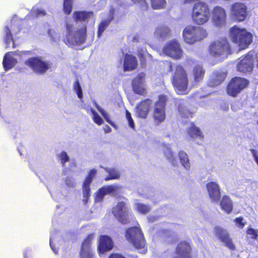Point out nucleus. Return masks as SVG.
I'll list each match as a JSON object with an SVG mask.
<instances>
[{
    "mask_svg": "<svg viewBox=\"0 0 258 258\" xmlns=\"http://www.w3.org/2000/svg\"><path fill=\"white\" fill-rule=\"evenodd\" d=\"M76 23H82V26L75 28L72 24H66L65 43L70 46L81 44L85 42L86 38V24L90 20L94 22V14L92 12L78 11L74 13Z\"/></svg>",
    "mask_w": 258,
    "mask_h": 258,
    "instance_id": "nucleus-1",
    "label": "nucleus"
},
{
    "mask_svg": "<svg viewBox=\"0 0 258 258\" xmlns=\"http://www.w3.org/2000/svg\"><path fill=\"white\" fill-rule=\"evenodd\" d=\"M230 36L232 42L236 44L240 49L248 47L252 41V34L245 29L234 26L230 29Z\"/></svg>",
    "mask_w": 258,
    "mask_h": 258,
    "instance_id": "nucleus-2",
    "label": "nucleus"
},
{
    "mask_svg": "<svg viewBox=\"0 0 258 258\" xmlns=\"http://www.w3.org/2000/svg\"><path fill=\"white\" fill-rule=\"evenodd\" d=\"M207 31L202 27L196 26H187L183 30L182 36L184 41L189 44H193L207 37Z\"/></svg>",
    "mask_w": 258,
    "mask_h": 258,
    "instance_id": "nucleus-3",
    "label": "nucleus"
},
{
    "mask_svg": "<svg viewBox=\"0 0 258 258\" xmlns=\"http://www.w3.org/2000/svg\"><path fill=\"white\" fill-rule=\"evenodd\" d=\"M210 15L208 5L203 2H198L195 4L192 8L191 18L195 23L201 25L209 20Z\"/></svg>",
    "mask_w": 258,
    "mask_h": 258,
    "instance_id": "nucleus-4",
    "label": "nucleus"
},
{
    "mask_svg": "<svg viewBox=\"0 0 258 258\" xmlns=\"http://www.w3.org/2000/svg\"><path fill=\"white\" fill-rule=\"evenodd\" d=\"M126 237L140 253H145L146 252L145 241L140 228L137 227L128 228L126 231Z\"/></svg>",
    "mask_w": 258,
    "mask_h": 258,
    "instance_id": "nucleus-5",
    "label": "nucleus"
},
{
    "mask_svg": "<svg viewBox=\"0 0 258 258\" xmlns=\"http://www.w3.org/2000/svg\"><path fill=\"white\" fill-rule=\"evenodd\" d=\"M172 84L178 94H186L188 80L186 72L178 65L172 78Z\"/></svg>",
    "mask_w": 258,
    "mask_h": 258,
    "instance_id": "nucleus-6",
    "label": "nucleus"
},
{
    "mask_svg": "<svg viewBox=\"0 0 258 258\" xmlns=\"http://www.w3.org/2000/svg\"><path fill=\"white\" fill-rule=\"evenodd\" d=\"M229 51L230 46L226 38L216 40L209 47L210 54L216 58L224 59L227 57Z\"/></svg>",
    "mask_w": 258,
    "mask_h": 258,
    "instance_id": "nucleus-7",
    "label": "nucleus"
},
{
    "mask_svg": "<svg viewBox=\"0 0 258 258\" xmlns=\"http://www.w3.org/2000/svg\"><path fill=\"white\" fill-rule=\"evenodd\" d=\"M25 64L39 74H44L50 67L49 62L44 60L40 56L29 58L25 60Z\"/></svg>",
    "mask_w": 258,
    "mask_h": 258,
    "instance_id": "nucleus-8",
    "label": "nucleus"
},
{
    "mask_svg": "<svg viewBox=\"0 0 258 258\" xmlns=\"http://www.w3.org/2000/svg\"><path fill=\"white\" fill-rule=\"evenodd\" d=\"M163 51L166 55L175 59H180L183 54L179 43L175 39L168 42L163 47Z\"/></svg>",
    "mask_w": 258,
    "mask_h": 258,
    "instance_id": "nucleus-9",
    "label": "nucleus"
},
{
    "mask_svg": "<svg viewBox=\"0 0 258 258\" xmlns=\"http://www.w3.org/2000/svg\"><path fill=\"white\" fill-rule=\"evenodd\" d=\"M248 85V81L242 78L235 77L227 86V93L232 96H235Z\"/></svg>",
    "mask_w": 258,
    "mask_h": 258,
    "instance_id": "nucleus-10",
    "label": "nucleus"
},
{
    "mask_svg": "<svg viewBox=\"0 0 258 258\" xmlns=\"http://www.w3.org/2000/svg\"><path fill=\"white\" fill-rule=\"evenodd\" d=\"M253 52L250 51L246 55L237 60V70L246 73L252 71L253 68Z\"/></svg>",
    "mask_w": 258,
    "mask_h": 258,
    "instance_id": "nucleus-11",
    "label": "nucleus"
},
{
    "mask_svg": "<svg viewBox=\"0 0 258 258\" xmlns=\"http://www.w3.org/2000/svg\"><path fill=\"white\" fill-rule=\"evenodd\" d=\"M126 200L123 198V200L119 202L112 210L114 216L122 224L128 222V210L126 207Z\"/></svg>",
    "mask_w": 258,
    "mask_h": 258,
    "instance_id": "nucleus-12",
    "label": "nucleus"
},
{
    "mask_svg": "<svg viewBox=\"0 0 258 258\" xmlns=\"http://www.w3.org/2000/svg\"><path fill=\"white\" fill-rule=\"evenodd\" d=\"M166 100L167 98L165 95H161L158 101L155 104L153 117L157 124H159L165 119V107Z\"/></svg>",
    "mask_w": 258,
    "mask_h": 258,
    "instance_id": "nucleus-13",
    "label": "nucleus"
},
{
    "mask_svg": "<svg viewBox=\"0 0 258 258\" xmlns=\"http://www.w3.org/2000/svg\"><path fill=\"white\" fill-rule=\"evenodd\" d=\"M28 54L31 55L30 51L8 52L5 55L3 61V64L5 71H8L13 68L17 63V60L14 57L15 55L23 56Z\"/></svg>",
    "mask_w": 258,
    "mask_h": 258,
    "instance_id": "nucleus-14",
    "label": "nucleus"
},
{
    "mask_svg": "<svg viewBox=\"0 0 258 258\" xmlns=\"http://www.w3.org/2000/svg\"><path fill=\"white\" fill-rule=\"evenodd\" d=\"M212 19L214 25L219 28L224 27L226 24V13L222 7L217 6L212 12Z\"/></svg>",
    "mask_w": 258,
    "mask_h": 258,
    "instance_id": "nucleus-15",
    "label": "nucleus"
},
{
    "mask_svg": "<svg viewBox=\"0 0 258 258\" xmlns=\"http://www.w3.org/2000/svg\"><path fill=\"white\" fill-rule=\"evenodd\" d=\"M121 186L118 184L104 186L100 188L96 195L95 201L101 202L106 195L116 196L120 192Z\"/></svg>",
    "mask_w": 258,
    "mask_h": 258,
    "instance_id": "nucleus-16",
    "label": "nucleus"
},
{
    "mask_svg": "<svg viewBox=\"0 0 258 258\" xmlns=\"http://www.w3.org/2000/svg\"><path fill=\"white\" fill-rule=\"evenodd\" d=\"M20 30L19 28L15 22H12V24L9 26H6L5 29V35L4 40L6 44V47L9 48L11 46L15 47V43L12 37V33L16 34Z\"/></svg>",
    "mask_w": 258,
    "mask_h": 258,
    "instance_id": "nucleus-17",
    "label": "nucleus"
},
{
    "mask_svg": "<svg viewBox=\"0 0 258 258\" xmlns=\"http://www.w3.org/2000/svg\"><path fill=\"white\" fill-rule=\"evenodd\" d=\"M231 13L235 19L242 21L245 19L247 15L246 6L242 3H234L231 6Z\"/></svg>",
    "mask_w": 258,
    "mask_h": 258,
    "instance_id": "nucleus-18",
    "label": "nucleus"
},
{
    "mask_svg": "<svg viewBox=\"0 0 258 258\" xmlns=\"http://www.w3.org/2000/svg\"><path fill=\"white\" fill-rule=\"evenodd\" d=\"M215 235L230 249H234V245L227 230L220 226H216L214 228Z\"/></svg>",
    "mask_w": 258,
    "mask_h": 258,
    "instance_id": "nucleus-19",
    "label": "nucleus"
},
{
    "mask_svg": "<svg viewBox=\"0 0 258 258\" xmlns=\"http://www.w3.org/2000/svg\"><path fill=\"white\" fill-rule=\"evenodd\" d=\"M145 77L144 73L139 74L133 80L132 86L134 92L138 94L143 95L145 91Z\"/></svg>",
    "mask_w": 258,
    "mask_h": 258,
    "instance_id": "nucleus-20",
    "label": "nucleus"
},
{
    "mask_svg": "<svg viewBox=\"0 0 258 258\" xmlns=\"http://www.w3.org/2000/svg\"><path fill=\"white\" fill-rule=\"evenodd\" d=\"M97 173V170L95 169H91L88 174L87 177L84 181L83 189V202L85 204L87 202L88 199L90 197V184L92 181V179Z\"/></svg>",
    "mask_w": 258,
    "mask_h": 258,
    "instance_id": "nucleus-21",
    "label": "nucleus"
},
{
    "mask_svg": "<svg viewBox=\"0 0 258 258\" xmlns=\"http://www.w3.org/2000/svg\"><path fill=\"white\" fill-rule=\"evenodd\" d=\"M207 191L211 200L218 202L220 198V189L219 184L213 181L209 182L206 185Z\"/></svg>",
    "mask_w": 258,
    "mask_h": 258,
    "instance_id": "nucleus-22",
    "label": "nucleus"
},
{
    "mask_svg": "<svg viewBox=\"0 0 258 258\" xmlns=\"http://www.w3.org/2000/svg\"><path fill=\"white\" fill-rule=\"evenodd\" d=\"M93 235L90 234L84 240L82 243L80 251L81 258H94L93 254L91 249V242L93 239Z\"/></svg>",
    "mask_w": 258,
    "mask_h": 258,
    "instance_id": "nucleus-23",
    "label": "nucleus"
},
{
    "mask_svg": "<svg viewBox=\"0 0 258 258\" xmlns=\"http://www.w3.org/2000/svg\"><path fill=\"white\" fill-rule=\"evenodd\" d=\"M113 247L111 238L107 235H102L100 237L98 247L99 253L103 254L106 251L110 250Z\"/></svg>",
    "mask_w": 258,
    "mask_h": 258,
    "instance_id": "nucleus-24",
    "label": "nucleus"
},
{
    "mask_svg": "<svg viewBox=\"0 0 258 258\" xmlns=\"http://www.w3.org/2000/svg\"><path fill=\"white\" fill-rule=\"evenodd\" d=\"M151 103L152 102L151 100L147 99L138 105L136 108L137 115L139 117L146 118L147 116Z\"/></svg>",
    "mask_w": 258,
    "mask_h": 258,
    "instance_id": "nucleus-25",
    "label": "nucleus"
},
{
    "mask_svg": "<svg viewBox=\"0 0 258 258\" xmlns=\"http://www.w3.org/2000/svg\"><path fill=\"white\" fill-rule=\"evenodd\" d=\"M178 258H190V246L186 241L181 242L176 250Z\"/></svg>",
    "mask_w": 258,
    "mask_h": 258,
    "instance_id": "nucleus-26",
    "label": "nucleus"
},
{
    "mask_svg": "<svg viewBox=\"0 0 258 258\" xmlns=\"http://www.w3.org/2000/svg\"><path fill=\"white\" fill-rule=\"evenodd\" d=\"M138 65L136 57L132 55L126 54L123 61V70L124 71H131L135 69Z\"/></svg>",
    "mask_w": 258,
    "mask_h": 258,
    "instance_id": "nucleus-27",
    "label": "nucleus"
},
{
    "mask_svg": "<svg viewBox=\"0 0 258 258\" xmlns=\"http://www.w3.org/2000/svg\"><path fill=\"white\" fill-rule=\"evenodd\" d=\"M164 155L168 161L174 166L178 164V160L176 154L171 148V145L167 144L164 146L163 150Z\"/></svg>",
    "mask_w": 258,
    "mask_h": 258,
    "instance_id": "nucleus-28",
    "label": "nucleus"
},
{
    "mask_svg": "<svg viewBox=\"0 0 258 258\" xmlns=\"http://www.w3.org/2000/svg\"><path fill=\"white\" fill-rule=\"evenodd\" d=\"M170 34V29L164 25H160L157 27L154 32L155 36L162 40L169 37Z\"/></svg>",
    "mask_w": 258,
    "mask_h": 258,
    "instance_id": "nucleus-29",
    "label": "nucleus"
},
{
    "mask_svg": "<svg viewBox=\"0 0 258 258\" xmlns=\"http://www.w3.org/2000/svg\"><path fill=\"white\" fill-rule=\"evenodd\" d=\"M113 14L114 10L112 8L109 11V16L107 19L102 20L101 22L99 24L97 32V36L98 38L100 37L102 34L104 32L106 28L108 26L111 21L113 19Z\"/></svg>",
    "mask_w": 258,
    "mask_h": 258,
    "instance_id": "nucleus-30",
    "label": "nucleus"
},
{
    "mask_svg": "<svg viewBox=\"0 0 258 258\" xmlns=\"http://www.w3.org/2000/svg\"><path fill=\"white\" fill-rule=\"evenodd\" d=\"M226 76V74L225 72L221 71L214 72L212 75L209 85L213 87L219 85L224 80Z\"/></svg>",
    "mask_w": 258,
    "mask_h": 258,
    "instance_id": "nucleus-31",
    "label": "nucleus"
},
{
    "mask_svg": "<svg viewBox=\"0 0 258 258\" xmlns=\"http://www.w3.org/2000/svg\"><path fill=\"white\" fill-rule=\"evenodd\" d=\"M220 205L221 209L227 214L230 213L233 210V203L227 196H223Z\"/></svg>",
    "mask_w": 258,
    "mask_h": 258,
    "instance_id": "nucleus-32",
    "label": "nucleus"
},
{
    "mask_svg": "<svg viewBox=\"0 0 258 258\" xmlns=\"http://www.w3.org/2000/svg\"><path fill=\"white\" fill-rule=\"evenodd\" d=\"M176 104L178 105V110L179 114L182 117H188L190 116V112L188 111L187 108V101L180 99L176 102Z\"/></svg>",
    "mask_w": 258,
    "mask_h": 258,
    "instance_id": "nucleus-33",
    "label": "nucleus"
},
{
    "mask_svg": "<svg viewBox=\"0 0 258 258\" xmlns=\"http://www.w3.org/2000/svg\"><path fill=\"white\" fill-rule=\"evenodd\" d=\"M178 158L180 162L183 167L186 170L190 169V163L188 155L183 151H180L178 152Z\"/></svg>",
    "mask_w": 258,
    "mask_h": 258,
    "instance_id": "nucleus-34",
    "label": "nucleus"
},
{
    "mask_svg": "<svg viewBox=\"0 0 258 258\" xmlns=\"http://www.w3.org/2000/svg\"><path fill=\"white\" fill-rule=\"evenodd\" d=\"M188 134L191 138L195 140H202L204 138L200 130L193 124H191V126L189 128Z\"/></svg>",
    "mask_w": 258,
    "mask_h": 258,
    "instance_id": "nucleus-35",
    "label": "nucleus"
},
{
    "mask_svg": "<svg viewBox=\"0 0 258 258\" xmlns=\"http://www.w3.org/2000/svg\"><path fill=\"white\" fill-rule=\"evenodd\" d=\"M205 71L200 64H197L195 66L193 70V75L195 82H199L202 80L204 77Z\"/></svg>",
    "mask_w": 258,
    "mask_h": 258,
    "instance_id": "nucleus-36",
    "label": "nucleus"
},
{
    "mask_svg": "<svg viewBox=\"0 0 258 258\" xmlns=\"http://www.w3.org/2000/svg\"><path fill=\"white\" fill-rule=\"evenodd\" d=\"M93 105L96 107L98 111L101 114V115L105 118L106 121L109 123L111 125L114 127V123L109 119L108 113L101 108L95 101H93Z\"/></svg>",
    "mask_w": 258,
    "mask_h": 258,
    "instance_id": "nucleus-37",
    "label": "nucleus"
},
{
    "mask_svg": "<svg viewBox=\"0 0 258 258\" xmlns=\"http://www.w3.org/2000/svg\"><path fill=\"white\" fill-rule=\"evenodd\" d=\"M105 170L108 173L109 176L105 178V180L118 179L120 177V173L118 170L115 168H106Z\"/></svg>",
    "mask_w": 258,
    "mask_h": 258,
    "instance_id": "nucleus-38",
    "label": "nucleus"
},
{
    "mask_svg": "<svg viewBox=\"0 0 258 258\" xmlns=\"http://www.w3.org/2000/svg\"><path fill=\"white\" fill-rule=\"evenodd\" d=\"M152 7L154 9H161L164 8L166 5L165 0H151Z\"/></svg>",
    "mask_w": 258,
    "mask_h": 258,
    "instance_id": "nucleus-39",
    "label": "nucleus"
},
{
    "mask_svg": "<svg viewBox=\"0 0 258 258\" xmlns=\"http://www.w3.org/2000/svg\"><path fill=\"white\" fill-rule=\"evenodd\" d=\"M91 112L93 121L99 125L103 124V120L98 113L92 108L91 109Z\"/></svg>",
    "mask_w": 258,
    "mask_h": 258,
    "instance_id": "nucleus-40",
    "label": "nucleus"
},
{
    "mask_svg": "<svg viewBox=\"0 0 258 258\" xmlns=\"http://www.w3.org/2000/svg\"><path fill=\"white\" fill-rule=\"evenodd\" d=\"M136 207L138 211L142 214H146L151 209L148 206L140 203H136Z\"/></svg>",
    "mask_w": 258,
    "mask_h": 258,
    "instance_id": "nucleus-41",
    "label": "nucleus"
},
{
    "mask_svg": "<svg viewBox=\"0 0 258 258\" xmlns=\"http://www.w3.org/2000/svg\"><path fill=\"white\" fill-rule=\"evenodd\" d=\"M75 185L74 179L71 176H67L64 179V184H62V187L66 186L68 188L67 190L73 187Z\"/></svg>",
    "mask_w": 258,
    "mask_h": 258,
    "instance_id": "nucleus-42",
    "label": "nucleus"
},
{
    "mask_svg": "<svg viewBox=\"0 0 258 258\" xmlns=\"http://www.w3.org/2000/svg\"><path fill=\"white\" fill-rule=\"evenodd\" d=\"M72 10V0H64L63 10L67 15L71 13Z\"/></svg>",
    "mask_w": 258,
    "mask_h": 258,
    "instance_id": "nucleus-43",
    "label": "nucleus"
},
{
    "mask_svg": "<svg viewBox=\"0 0 258 258\" xmlns=\"http://www.w3.org/2000/svg\"><path fill=\"white\" fill-rule=\"evenodd\" d=\"M74 90L77 93L78 98L82 99L83 98L82 90L79 84V81L78 80H77L74 83Z\"/></svg>",
    "mask_w": 258,
    "mask_h": 258,
    "instance_id": "nucleus-44",
    "label": "nucleus"
},
{
    "mask_svg": "<svg viewBox=\"0 0 258 258\" xmlns=\"http://www.w3.org/2000/svg\"><path fill=\"white\" fill-rule=\"evenodd\" d=\"M126 118L127 120L128 125L133 129L135 128V123L133 119L131 113L127 110L125 111Z\"/></svg>",
    "mask_w": 258,
    "mask_h": 258,
    "instance_id": "nucleus-45",
    "label": "nucleus"
},
{
    "mask_svg": "<svg viewBox=\"0 0 258 258\" xmlns=\"http://www.w3.org/2000/svg\"><path fill=\"white\" fill-rule=\"evenodd\" d=\"M55 240V238L53 237L51 233L50 237L49 244L50 246L55 254L58 253V248L55 247V245L54 244V242Z\"/></svg>",
    "mask_w": 258,
    "mask_h": 258,
    "instance_id": "nucleus-46",
    "label": "nucleus"
},
{
    "mask_svg": "<svg viewBox=\"0 0 258 258\" xmlns=\"http://www.w3.org/2000/svg\"><path fill=\"white\" fill-rule=\"evenodd\" d=\"M59 157L61 164L63 166L66 162L69 161V157L66 152H62L59 155Z\"/></svg>",
    "mask_w": 258,
    "mask_h": 258,
    "instance_id": "nucleus-47",
    "label": "nucleus"
},
{
    "mask_svg": "<svg viewBox=\"0 0 258 258\" xmlns=\"http://www.w3.org/2000/svg\"><path fill=\"white\" fill-rule=\"evenodd\" d=\"M32 15L35 16V17H39L41 16H44L46 14L45 12L42 9H36L34 8L31 11Z\"/></svg>",
    "mask_w": 258,
    "mask_h": 258,
    "instance_id": "nucleus-48",
    "label": "nucleus"
},
{
    "mask_svg": "<svg viewBox=\"0 0 258 258\" xmlns=\"http://www.w3.org/2000/svg\"><path fill=\"white\" fill-rule=\"evenodd\" d=\"M247 234L253 239H256L258 237V231L253 228H248L247 230Z\"/></svg>",
    "mask_w": 258,
    "mask_h": 258,
    "instance_id": "nucleus-49",
    "label": "nucleus"
},
{
    "mask_svg": "<svg viewBox=\"0 0 258 258\" xmlns=\"http://www.w3.org/2000/svg\"><path fill=\"white\" fill-rule=\"evenodd\" d=\"M8 83L5 79V77L1 76L0 77V91L7 88L8 87Z\"/></svg>",
    "mask_w": 258,
    "mask_h": 258,
    "instance_id": "nucleus-50",
    "label": "nucleus"
},
{
    "mask_svg": "<svg viewBox=\"0 0 258 258\" xmlns=\"http://www.w3.org/2000/svg\"><path fill=\"white\" fill-rule=\"evenodd\" d=\"M48 34L52 40L54 41H56L57 40L58 37L54 30L52 29H49L48 31Z\"/></svg>",
    "mask_w": 258,
    "mask_h": 258,
    "instance_id": "nucleus-51",
    "label": "nucleus"
},
{
    "mask_svg": "<svg viewBox=\"0 0 258 258\" xmlns=\"http://www.w3.org/2000/svg\"><path fill=\"white\" fill-rule=\"evenodd\" d=\"M132 1L134 3L139 4L143 10H145L148 8V5L145 0H132Z\"/></svg>",
    "mask_w": 258,
    "mask_h": 258,
    "instance_id": "nucleus-52",
    "label": "nucleus"
},
{
    "mask_svg": "<svg viewBox=\"0 0 258 258\" xmlns=\"http://www.w3.org/2000/svg\"><path fill=\"white\" fill-rule=\"evenodd\" d=\"M243 218L239 217L234 219V222L236 223V225L239 228H243L245 225V223L243 222Z\"/></svg>",
    "mask_w": 258,
    "mask_h": 258,
    "instance_id": "nucleus-53",
    "label": "nucleus"
},
{
    "mask_svg": "<svg viewBox=\"0 0 258 258\" xmlns=\"http://www.w3.org/2000/svg\"><path fill=\"white\" fill-rule=\"evenodd\" d=\"M138 54L141 58H144L146 55H149L145 48H140L138 49Z\"/></svg>",
    "mask_w": 258,
    "mask_h": 258,
    "instance_id": "nucleus-54",
    "label": "nucleus"
},
{
    "mask_svg": "<svg viewBox=\"0 0 258 258\" xmlns=\"http://www.w3.org/2000/svg\"><path fill=\"white\" fill-rule=\"evenodd\" d=\"M250 152H251L252 156L254 158L255 161L258 165V155H257V152L256 150H255L253 149H250Z\"/></svg>",
    "mask_w": 258,
    "mask_h": 258,
    "instance_id": "nucleus-55",
    "label": "nucleus"
},
{
    "mask_svg": "<svg viewBox=\"0 0 258 258\" xmlns=\"http://www.w3.org/2000/svg\"><path fill=\"white\" fill-rule=\"evenodd\" d=\"M108 258H125L124 256H123L122 255L117 253H114L110 254Z\"/></svg>",
    "mask_w": 258,
    "mask_h": 258,
    "instance_id": "nucleus-56",
    "label": "nucleus"
},
{
    "mask_svg": "<svg viewBox=\"0 0 258 258\" xmlns=\"http://www.w3.org/2000/svg\"><path fill=\"white\" fill-rule=\"evenodd\" d=\"M31 252V250L29 249H26L24 253V258H29V254Z\"/></svg>",
    "mask_w": 258,
    "mask_h": 258,
    "instance_id": "nucleus-57",
    "label": "nucleus"
},
{
    "mask_svg": "<svg viewBox=\"0 0 258 258\" xmlns=\"http://www.w3.org/2000/svg\"><path fill=\"white\" fill-rule=\"evenodd\" d=\"M103 129H104V132H105L106 133H110V132H111V128L110 127V126H109L108 125H105L103 127Z\"/></svg>",
    "mask_w": 258,
    "mask_h": 258,
    "instance_id": "nucleus-58",
    "label": "nucleus"
},
{
    "mask_svg": "<svg viewBox=\"0 0 258 258\" xmlns=\"http://www.w3.org/2000/svg\"><path fill=\"white\" fill-rule=\"evenodd\" d=\"M167 64L168 66V67L169 69V71H171V69H172V65H171V63L170 62H167Z\"/></svg>",
    "mask_w": 258,
    "mask_h": 258,
    "instance_id": "nucleus-59",
    "label": "nucleus"
},
{
    "mask_svg": "<svg viewBox=\"0 0 258 258\" xmlns=\"http://www.w3.org/2000/svg\"><path fill=\"white\" fill-rule=\"evenodd\" d=\"M133 41H134V42L138 41V40H137V36H135L133 37Z\"/></svg>",
    "mask_w": 258,
    "mask_h": 258,
    "instance_id": "nucleus-60",
    "label": "nucleus"
},
{
    "mask_svg": "<svg viewBox=\"0 0 258 258\" xmlns=\"http://www.w3.org/2000/svg\"><path fill=\"white\" fill-rule=\"evenodd\" d=\"M197 144H200V142H197Z\"/></svg>",
    "mask_w": 258,
    "mask_h": 258,
    "instance_id": "nucleus-61",
    "label": "nucleus"
},
{
    "mask_svg": "<svg viewBox=\"0 0 258 258\" xmlns=\"http://www.w3.org/2000/svg\"><path fill=\"white\" fill-rule=\"evenodd\" d=\"M134 258H137V256H134Z\"/></svg>",
    "mask_w": 258,
    "mask_h": 258,
    "instance_id": "nucleus-62",
    "label": "nucleus"
},
{
    "mask_svg": "<svg viewBox=\"0 0 258 258\" xmlns=\"http://www.w3.org/2000/svg\"><path fill=\"white\" fill-rule=\"evenodd\" d=\"M257 124H258V120H257Z\"/></svg>",
    "mask_w": 258,
    "mask_h": 258,
    "instance_id": "nucleus-63",
    "label": "nucleus"
}]
</instances>
